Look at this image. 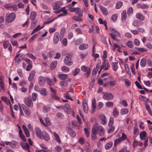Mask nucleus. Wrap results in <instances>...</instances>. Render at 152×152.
<instances>
[{"label":"nucleus","instance_id":"nucleus-9","mask_svg":"<svg viewBox=\"0 0 152 152\" xmlns=\"http://www.w3.org/2000/svg\"><path fill=\"white\" fill-rule=\"evenodd\" d=\"M3 48L4 49H6L8 47V50L11 52L12 50V47L9 42L7 41H6L3 42Z\"/></svg>","mask_w":152,"mask_h":152},{"label":"nucleus","instance_id":"nucleus-52","mask_svg":"<svg viewBox=\"0 0 152 152\" xmlns=\"http://www.w3.org/2000/svg\"><path fill=\"white\" fill-rule=\"evenodd\" d=\"M126 17V10H124L121 14V18L123 20H125Z\"/></svg>","mask_w":152,"mask_h":152},{"label":"nucleus","instance_id":"nucleus-6","mask_svg":"<svg viewBox=\"0 0 152 152\" xmlns=\"http://www.w3.org/2000/svg\"><path fill=\"white\" fill-rule=\"evenodd\" d=\"M64 110L68 114H70L72 113V115L74 116V113L72 111L70 105L68 103H66L65 104L64 107Z\"/></svg>","mask_w":152,"mask_h":152},{"label":"nucleus","instance_id":"nucleus-41","mask_svg":"<svg viewBox=\"0 0 152 152\" xmlns=\"http://www.w3.org/2000/svg\"><path fill=\"white\" fill-rule=\"evenodd\" d=\"M98 21L100 24H103L105 26L106 29H107V22L106 21H103L102 19L99 18L98 19Z\"/></svg>","mask_w":152,"mask_h":152},{"label":"nucleus","instance_id":"nucleus-47","mask_svg":"<svg viewBox=\"0 0 152 152\" xmlns=\"http://www.w3.org/2000/svg\"><path fill=\"white\" fill-rule=\"evenodd\" d=\"M46 80L48 85L50 86H52L53 85V83L51 79L49 78H47Z\"/></svg>","mask_w":152,"mask_h":152},{"label":"nucleus","instance_id":"nucleus-50","mask_svg":"<svg viewBox=\"0 0 152 152\" xmlns=\"http://www.w3.org/2000/svg\"><path fill=\"white\" fill-rule=\"evenodd\" d=\"M43 27H40L39 25L38 26L32 31L31 33V35L34 34L36 32L39 30L40 29L42 28Z\"/></svg>","mask_w":152,"mask_h":152},{"label":"nucleus","instance_id":"nucleus-57","mask_svg":"<svg viewBox=\"0 0 152 152\" xmlns=\"http://www.w3.org/2000/svg\"><path fill=\"white\" fill-rule=\"evenodd\" d=\"M45 121L46 122V126L47 125L50 126L51 124V122L49 119L48 118H46L45 119Z\"/></svg>","mask_w":152,"mask_h":152},{"label":"nucleus","instance_id":"nucleus-62","mask_svg":"<svg viewBox=\"0 0 152 152\" xmlns=\"http://www.w3.org/2000/svg\"><path fill=\"white\" fill-rule=\"evenodd\" d=\"M37 96V94L36 93H33L32 94V99L33 101H36Z\"/></svg>","mask_w":152,"mask_h":152},{"label":"nucleus","instance_id":"nucleus-30","mask_svg":"<svg viewBox=\"0 0 152 152\" xmlns=\"http://www.w3.org/2000/svg\"><path fill=\"white\" fill-rule=\"evenodd\" d=\"M137 19L140 20H143L145 19V17L141 13H138L136 15Z\"/></svg>","mask_w":152,"mask_h":152},{"label":"nucleus","instance_id":"nucleus-22","mask_svg":"<svg viewBox=\"0 0 152 152\" xmlns=\"http://www.w3.org/2000/svg\"><path fill=\"white\" fill-rule=\"evenodd\" d=\"M101 64V61H100L99 63H98L96 65V67L94 68L92 72V75H95L96 74L97 72V70L99 69V67L100 64Z\"/></svg>","mask_w":152,"mask_h":152},{"label":"nucleus","instance_id":"nucleus-23","mask_svg":"<svg viewBox=\"0 0 152 152\" xmlns=\"http://www.w3.org/2000/svg\"><path fill=\"white\" fill-rule=\"evenodd\" d=\"M100 9L103 15H108V12L106 8L103 6H101Z\"/></svg>","mask_w":152,"mask_h":152},{"label":"nucleus","instance_id":"nucleus-14","mask_svg":"<svg viewBox=\"0 0 152 152\" xmlns=\"http://www.w3.org/2000/svg\"><path fill=\"white\" fill-rule=\"evenodd\" d=\"M38 80L39 84L41 86H43L45 85V79L44 77L40 76L38 77Z\"/></svg>","mask_w":152,"mask_h":152},{"label":"nucleus","instance_id":"nucleus-31","mask_svg":"<svg viewBox=\"0 0 152 152\" xmlns=\"http://www.w3.org/2000/svg\"><path fill=\"white\" fill-rule=\"evenodd\" d=\"M83 110L86 113L88 112V106L87 103L84 101L83 102Z\"/></svg>","mask_w":152,"mask_h":152},{"label":"nucleus","instance_id":"nucleus-39","mask_svg":"<svg viewBox=\"0 0 152 152\" xmlns=\"http://www.w3.org/2000/svg\"><path fill=\"white\" fill-rule=\"evenodd\" d=\"M113 145V143L110 142L106 143L105 145V148L106 150H108L111 148Z\"/></svg>","mask_w":152,"mask_h":152},{"label":"nucleus","instance_id":"nucleus-60","mask_svg":"<svg viewBox=\"0 0 152 152\" xmlns=\"http://www.w3.org/2000/svg\"><path fill=\"white\" fill-rule=\"evenodd\" d=\"M83 42L82 39H80L77 40L75 41V44L76 45H78L81 43Z\"/></svg>","mask_w":152,"mask_h":152},{"label":"nucleus","instance_id":"nucleus-17","mask_svg":"<svg viewBox=\"0 0 152 152\" xmlns=\"http://www.w3.org/2000/svg\"><path fill=\"white\" fill-rule=\"evenodd\" d=\"M42 139H44L45 140L48 141L50 139V136L46 132L44 131L42 132Z\"/></svg>","mask_w":152,"mask_h":152},{"label":"nucleus","instance_id":"nucleus-16","mask_svg":"<svg viewBox=\"0 0 152 152\" xmlns=\"http://www.w3.org/2000/svg\"><path fill=\"white\" fill-rule=\"evenodd\" d=\"M35 132L37 137L39 139H42V133L41 132V131L40 129L39 128H36L35 129Z\"/></svg>","mask_w":152,"mask_h":152},{"label":"nucleus","instance_id":"nucleus-11","mask_svg":"<svg viewBox=\"0 0 152 152\" xmlns=\"http://www.w3.org/2000/svg\"><path fill=\"white\" fill-rule=\"evenodd\" d=\"M25 104L28 107H30L33 105V102L30 97L26 98L25 99Z\"/></svg>","mask_w":152,"mask_h":152},{"label":"nucleus","instance_id":"nucleus-43","mask_svg":"<svg viewBox=\"0 0 152 152\" xmlns=\"http://www.w3.org/2000/svg\"><path fill=\"white\" fill-rule=\"evenodd\" d=\"M57 64V61H53L50 64V68L51 69H54L56 67Z\"/></svg>","mask_w":152,"mask_h":152},{"label":"nucleus","instance_id":"nucleus-38","mask_svg":"<svg viewBox=\"0 0 152 152\" xmlns=\"http://www.w3.org/2000/svg\"><path fill=\"white\" fill-rule=\"evenodd\" d=\"M58 77L61 79L64 80L68 77V75L66 74H61L58 75Z\"/></svg>","mask_w":152,"mask_h":152},{"label":"nucleus","instance_id":"nucleus-21","mask_svg":"<svg viewBox=\"0 0 152 152\" xmlns=\"http://www.w3.org/2000/svg\"><path fill=\"white\" fill-rule=\"evenodd\" d=\"M35 74V71L34 70L31 71L29 73L28 79L29 81H31L33 79Z\"/></svg>","mask_w":152,"mask_h":152},{"label":"nucleus","instance_id":"nucleus-59","mask_svg":"<svg viewBox=\"0 0 152 152\" xmlns=\"http://www.w3.org/2000/svg\"><path fill=\"white\" fill-rule=\"evenodd\" d=\"M0 87L3 91H4L6 90V88L5 85L3 82L1 83H1H0Z\"/></svg>","mask_w":152,"mask_h":152},{"label":"nucleus","instance_id":"nucleus-33","mask_svg":"<svg viewBox=\"0 0 152 152\" xmlns=\"http://www.w3.org/2000/svg\"><path fill=\"white\" fill-rule=\"evenodd\" d=\"M37 16V13L35 11H32L31 13L30 18L32 21L34 20Z\"/></svg>","mask_w":152,"mask_h":152},{"label":"nucleus","instance_id":"nucleus-28","mask_svg":"<svg viewBox=\"0 0 152 152\" xmlns=\"http://www.w3.org/2000/svg\"><path fill=\"white\" fill-rule=\"evenodd\" d=\"M118 63L117 62H112L111 66L112 68L113 69L114 71H116L118 68Z\"/></svg>","mask_w":152,"mask_h":152},{"label":"nucleus","instance_id":"nucleus-53","mask_svg":"<svg viewBox=\"0 0 152 152\" xmlns=\"http://www.w3.org/2000/svg\"><path fill=\"white\" fill-rule=\"evenodd\" d=\"M69 132L70 136L72 137H74L75 136V133L71 129H69Z\"/></svg>","mask_w":152,"mask_h":152},{"label":"nucleus","instance_id":"nucleus-55","mask_svg":"<svg viewBox=\"0 0 152 152\" xmlns=\"http://www.w3.org/2000/svg\"><path fill=\"white\" fill-rule=\"evenodd\" d=\"M86 71L85 72H86V73L85 75L86 77H87L89 76L90 74L91 71V68L88 67Z\"/></svg>","mask_w":152,"mask_h":152},{"label":"nucleus","instance_id":"nucleus-42","mask_svg":"<svg viewBox=\"0 0 152 152\" xmlns=\"http://www.w3.org/2000/svg\"><path fill=\"white\" fill-rule=\"evenodd\" d=\"M145 107L146 110L148 111V113L150 115H152V112L151 111V109L150 108L149 105L148 104H145Z\"/></svg>","mask_w":152,"mask_h":152},{"label":"nucleus","instance_id":"nucleus-24","mask_svg":"<svg viewBox=\"0 0 152 152\" xmlns=\"http://www.w3.org/2000/svg\"><path fill=\"white\" fill-rule=\"evenodd\" d=\"M100 118L102 121V124H105L107 122V120L105 116L104 115H100Z\"/></svg>","mask_w":152,"mask_h":152},{"label":"nucleus","instance_id":"nucleus-51","mask_svg":"<svg viewBox=\"0 0 152 152\" xmlns=\"http://www.w3.org/2000/svg\"><path fill=\"white\" fill-rule=\"evenodd\" d=\"M61 70L62 71L65 72H69V68L65 66H62L61 67Z\"/></svg>","mask_w":152,"mask_h":152},{"label":"nucleus","instance_id":"nucleus-48","mask_svg":"<svg viewBox=\"0 0 152 152\" xmlns=\"http://www.w3.org/2000/svg\"><path fill=\"white\" fill-rule=\"evenodd\" d=\"M1 99L3 100L4 102L7 104H9L10 102L8 98L5 96H2L1 97Z\"/></svg>","mask_w":152,"mask_h":152},{"label":"nucleus","instance_id":"nucleus-44","mask_svg":"<svg viewBox=\"0 0 152 152\" xmlns=\"http://www.w3.org/2000/svg\"><path fill=\"white\" fill-rule=\"evenodd\" d=\"M118 18V15L114 14L111 17V19L113 22H115L117 20Z\"/></svg>","mask_w":152,"mask_h":152},{"label":"nucleus","instance_id":"nucleus-46","mask_svg":"<svg viewBox=\"0 0 152 152\" xmlns=\"http://www.w3.org/2000/svg\"><path fill=\"white\" fill-rule=\"evenodd\" d=\"M123 5V3L121 1H118L116 3L115 5V8L118 9L120 8Z\"/></svg>","mask_w":152,"mask_h":152},{"label":"nucleus","instance_id":"nucleus-54","mask_svg":"<svg viewBox=\"0 0 152 152\" xmlns=\"http://www.w3.org/2000/svg\"><path fill=\"white\" fill-rule=\"evenodd\" d=\"M122 134V136L119 138L121 141H123L127 139V137L126 136L124 133H121Z\"/></svg>","mask_w":152,"mask_h":152},{"label":"nucleus","instance_id":"nucleus-26","mask_svg":"<svg viewBox=\"0 0 152 152\" xmlns=\"http://www.w3.org/2000/svg\"><path fill=\"white\" fill-rule=\"evenodd\" d=\"M146 136V133L145 131H143L140 134V140H145Z\"/></svg>","mask_w":152,"mask_h":152},{"label":"nucleus","instance_id":"nucleus-45","mask_svg":"<svg viewBox=\"0 0 152 152\" xmlns=\"http://www.w3.org/2000/svg\"><path fill=\"white\" fill-rule=\"evenodd\" d=\"M113 115L115 117H117L118 115L119 112L118 110L116 108L113 110Z\"/></svg>","mask_w":152,"mask_h":152},{"label":"nucleus","instance_id":"nucleus-49","mask_svg":"<svg viewBox=\"0 0 152 152\" xmlns=\"http://www.w3.org/2000/svg\"><path fill=\"white\" fill-rule=\"evenodd\" d=\"M136 49L138 51L141 52H145L147 51V49L145 48L136 47Z\"/></svg>","mask_w":152,"mask_h":152},{"label":"nucleus","instance_id":"nucleus-8","mask_svg":"<svg viewBox=\"0 0 152 152\" xmlns=\"http://www.w3.org/2000/svg\"><path fill=\"white\" fill-rule=\"evenodd\" d=\"M50 91L52 93L51 94V97L56 100H59L60 99V98L56 95V91L51 87H50Z\"/></svg>","mask_w":152,"mask_h":152},{"label":"nucleus","instance_id":"nucleus-19","mask_svg":"<svg viewBox=\"0 0 152 152\" xmlns=\"http://www.w3.org/2000/svg\"><path fill=\"white\" fill-rule=\"evenodd\" d=\"M113 50L114 51L117 50L118 52L120 53H121L122 51L121 50L120 46L116 44H114L113 45Z\"/></svg>","mask_w":152,"mask_h":152},{"label":"nucleus","instance_id":"nucleus-5","mask_svg":"<svg viewBox=\"0 0 152 152\" xmlns=\"http://www.w3.org/2000/svg\"><path fill=\"white\" fill-rule=\"evenodd\" d=\"M16 17L15 14L14 12L7 15L6 17V21L8 23L13 21L15 19Z\"/></svg>","mask_w":152,"mask_h":152},{"label":"nucleus","instance_id":"nucleus-25","mask_svg":"<svg viewBox=\"0 0 152 152\" xmlns=\"http://www.w3.org/2000/svg\"><path fill=\"white\" fill-rule=\"evenodd\" d=\"M143 24L142 22L138 21L137 20H134L132 23V25L135 26H138L142 25Z\"/></svg>","mask_w":152,"mask_h":152},{"label":"nucleus","instance_id":"nucleus-56","mask_svg":"<svg viewBox=\"0 0 152 152\" xmlns=\"http://www.w3.org/2000/svg\"><path fill=\"white\" fill-rule=\"evenodd\" d=\"M126 45L130 48H132L133 46V45L132 42L130 41H128L126 44Z\"/></svg>","mask_w":152,"mask_h":152},{"label":"nucleus","instance_id":"nucleus-61","mask_svg":"<svg viewBox=\"0 0 152 152\" xmlns=\"http://www.w3.org/2000/svg\"><path fill=\"white\" fill-rule=\"evenodd\" d=\"M120 104L125 107H126L128 105L126 102L124 100H122L120 102Z\"/></svg>","mask_w":152,"mask_h":152},{"label":"nucleus","instance_id":"nucleus-40","mask_svg":"<svg viewBox=\"0 0 152 152\" xmlns=\"http://www.w3.org/2000/svg\"><path fill=\"white\" fill-rule=\"evenodd\" d=\"M75 13H77L78 15L80 16H82L83 15L81 14V9L79 8H75Z\"/></svg>","mask_w":152,"mask_h":152},{"label":"nucleus","instance_id":"nucleus-27","mask_svg":"<svg viewBox=\"0 0 152 152\" xmlns=\"http://www.w3.org/2000/svg\"><path fill=\"white\" fill-rule=\"evenodd\" d=\"M88 44L84 43L81 44L79 47V48L80 50H84L88 48Z\"/></svg>","mask_w":152,"mask_h":152},{"label":"nucleus","instance_id":"nucleus-35","mask_svg":"<svg viewBox=\"0 0 152 152\" xmlns=\"http://www.w3.org/2000/svg\"><path fill=\"white\" fill-rule=\"evenodd\" d=\"M80 71V69L79 68H76L72 71V74L73 76H75Z\"/></svg>","mask_w":152,"mask_h":152},{"label":"nucleus","instance_id":"nucleus-18","mask_svg":"<svg viewBox=\"0 0 152 152\" xmlns=\"http://www.w3.org/2000/svg\"><path fill=\"white\" fill-rule=\"evenodd\" d=\"M59 33L58 32H56L54 34L53 41L54 43L55 44H57L59 41Z\"/></svg>","mask_w":152,"mask_h":152},{"label":"nucleus","instance_id":"nucleus-63","mask_svg":"<svg viewBox=\"0 0 152 152\" xmlns=\"http://www.w3.org/2000/svg\"><path fill=\"white\" fill-rule=\"evenodd\" d=\"M26 55L28 57L33 59L34 60L36 59V57L34 56L30 53H27L26 54Z\"/></svg>","mask_w":152,"mask_h":152},{"label":"nucleus","instance_id":"nucleus-10","mask_svg":"<svg viewBox=\"0 0 152 152\" xmlns=\"http://www.w3.org/2000/svg\"><path fill=\"white\" fill-rule=\"evenodd\" d=\"M20 144L22 147L23 149L27 151L28 152H29V148L30 145L27 143L21 142Z\"/></svg>","mask_w":152,"mask_h":152},{"label":"nucleus","instance_id":"nucleus-12","mask_svg":"<svg viewBox=\"0 0 152 152\" xmlns=\"http://www.w3.org/2000/svg\"><path fill=\"white\" fill-rule=\"evenodd\" d=\"M21 107L26 115L27 116H29L31 115V110L27 108L24 104H22L21 105Z\"/></svg>","mask_w":152,"mask_h":152},{"label":"nucleus","instance_id":"nucleus-7","mask_svg":"<svg viewBox=\"0 0 152 152\" xmlns=\"http://www.w3.org/2000/svg\"><path fill=\"white\" fill-rule=\"evenodd\" d=\"M72 55L71 54H68L64 60V62L65 64L68 65H70L72 64L71 61Z\"/></svg>","mask_w":152,"mask_h":152},{"label":"nucleus","instance_id":"nucleus-2","mask_svg":"<svg viewBox=\"0 0 152 152\" xmlns=\"http://www.w3.org/2000/svg\"><path fill=\"white\" fill-rule=\"evenodd\" d=\"M109 30L111 33L110 34L112 39L115 41H119V40L117 39L116 37H120V33L113 28L110 27L109 28Z\"/></svg>","mask_w":152,"mask_h":152},{"label":"nucleus","instance_id":"nucleus-29","mask_svg":"<svg viewBox=\"0 0 152 152\" xmlns=\"http://www.w3.org/2000/svg\"><path fill=\"white\" fill-rule=\"evenodd\" d=\"M61 12H63V13L66 14V15L67 13V11L65 9L64 7L62 8L59 10L55 12H54L55 13H58Z\"/></svg>","mask_w":152,"mask_h":152},{"label":"nucleus","instance_id":"nucleus-36","mask_svg":"<svg viewBox=\"0 0 152 152\" xmlns=\"http://www.w3.org/2000/svg\"><path fill=\"white\" fill-rule=\"evenodd\" d=\"M129 111L126 108L121 109L120 110V113L122 115H125L129 113Z\"/></svg>","mask_w":152,"mask_h":152},{"label":"nucleus","instance_id":"nucleus-32","mask_svg":"<svg viewBox=\"0 0 152 152\" xmlns=\"http://www.w3.org/2000/svg\"><path fill=\"white\" fill-rule=\"evenodd\" d=\"M147 60L145 58H142L140 61V66L142 67H144L147 63Z\"/></svg>","mask_w":152,"mask_h":152},{"label":"nucleus","instance_id":"nucleus-64","mask_svg":"<svg viewBox=\"0 0 152 152\" xmlns=\"http://www.w3.org/2000/svg\"><path fill=\"white\" fill-rule=\"evenodd\" d=\"M118 152H129V151L127 149L126 147H124L123 148L121 149Z\"/></svg>","mask_w":152,"mask_h":152},{"label":"nucleus","instance_id":"nucleus-20","mask_svg":"<svg viewBox=\"0 0 152 152\" xmlns=\"http://www.w3.org/2000/svg\"><path fill=\"white\" fill-rule=\"evenodd\" d=\"M40 146L42 148L41 151L44 152H52V151L51 149L47 150V147L44 144H42L40 145Z\"/></svg>","mask_w":152,"mask_h":152},{"label":"nucleus","instance_id":"nucleus-15","mask_svg":"<svg viewBox=\"0 0 152 152\" xmlns=\"http://www.w3.org/2000/svg\"><path fill=\"white\" fill-rule=\"evenodd\" d=\"M63 4L62 1H60L56 2L54 4L53 7V10H56L60 8V6Z\"/></svg>","mask_w":152,"mask_h":152},{"label":"nucleus","instance_id":"nucleus-34","mask_svg":"<svg viewBox=\"0 0 152 152\" xmlns=\"http://www.w3.org/2000/svg\"><path fill=\"white\" fill-rule=\"evenodd\" d=\"M96 100L95 99H92V112L94 113L96 109Z\"/></svg>","mask_w":152,"mask_h":152},{"label":"nucleus","instance_id":"nucleus-4","mask_svg":"<svg viewBox=\"0 0 152 152\" xmlns=\"http://www.w3.org/2000/svg\"><path fill=\"white\" fill-rule=\"evenodd\" d=\"M100 65H101L100 66L101 69H103L104 70H108L110 66L108 61L104 59L103 60L102 63H101Z\"/></svg>","mask_w":152,"mask_h":152},{"label":"nucleus","instance_id":"nucleus-13","mask_svg":"<svg viewBox=\"0 0 152 152\" xmlns=\"http://www.w3.org/2000/svg\"><path fill=\"white\" fill-rule=\"evenodd\" d=\"M113 95L110 93H106L104 94L103 97L104 99L109 100L113 99Z\"/></svg>","mask_w":152,"mask_h":152},{"label":"nucleus","instance_id":"nucleus-1","mask_svg":"<svg viewBox=\"0 0 152 152\" xmlns=\"http://www.w3.org/2000/svg\"><path fill=\"white\" fill-rule=\"evenodd\" d=\"M0 145L3 146L5 147L7 145L13 148H17L19 147V143L15 140H12L11 141H1Z\"/></svg>","mask_w":152,"mask_h":152},{"label":"nucleus","instance_id":"nucleus-58","mask_svg":"<svg viewBox=\"0 0 152 152\" xmlns=\"http://www.w3.org/2000/svg\"><path fill=\"white\" fill-rule=\"evenodd\" d=\"M108 83L111 86H114L116 85L117 81L112 80L108 81Z\"/></svg>","mask_w":152,"mask_h":152},{"label":"nucleus","instance_id":"nucleus-37","mask_svg":"<svg viewBox=\"0 0 152 152\" xmlns=\"http://www.w3.org/2000/svg\"><path fill=\"white\" fill-rule=\"evenodd\" d=\"M97 133L96 132V130L94 129H92V134H91L92 139L94 140L96 138V134Z\"/></svg>","mask_w":152,"mask_h":152},{"label":"nucleus","instance_id":"nucleus-3","mask_svg":"<svg viewBox=\"0 0 152 152\" xmlns=\"http://www.w3.org/2000/svg\"><path fill=\"white\" fill-rule=\"evenodd\" d=\"M96 130V132L99 135L103 136L104 133V131L103 128L101 126H95L93 127Z\"/></svg>","mask_w":152,"mask_h":152}]
</instances>
